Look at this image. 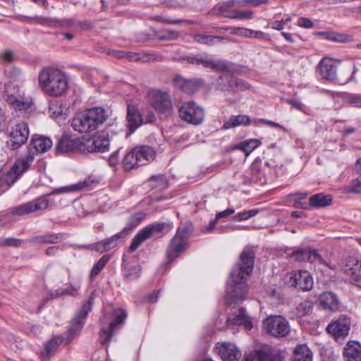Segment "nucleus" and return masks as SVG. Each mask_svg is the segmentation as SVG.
Returning <instances> with one entry per match:
<instances>
[{
    "instance_id": "1",
    "label": "nucleus",
    "mask_w": 361,
    "mask_h": 361,
    "mask_svg": "<svg viewBox=\"0 0 361 361\" xmlns=\"http://www.w3.org/2000/svg\"><path fill=\"white\" fill-rule=\"evenodd\" d=\"M247 276L248 250L245 247L240 256V262L233 267L231 273L233 288L226 295V301L228 305H231L245 300Z\"/></svg>"
},
{
    "instance_id": "2",
    "label": "nucleus",
    "mask_w": 361,
    "mask_h": 361,
    "mask_svg": "<svg viewBox=\"0 0 361 361\" xmlns=\"http://www.w3.org/2000/svg\"><path fill=\"white\" fill-rule=\"evenodd\" d=\"M38 84L47 96L59 97L66 94L68 89V80L61 70L51 66L43 68L38 74Z\"/></svg>"
},
{
    "instance_id": "3",
    "label": "nucleus",
    "mask_w": 361,
    "mask_h": 361,
    "mask_svg": "<svg viewBox=\"0 0 361 361\" xmlns=\"http://www.w3.org/2000/svg\"><path fill=\"white\" fill-rule=\"evenodd\" d=\"M318 69L322 77L331 82H336L340 85H345L350 82H357L355 74L358 71L356 65H353V70L344 68L337 74L336 62L331 58H323L319 65Z\"/></svg>"
},
{
    "instance_id": "4",
    "label": "nucleus",
    "mask_w": 361,
    "mask_h": 361,
    "mask_svg": "<svg viewBox=\"0 0 361 361\" xmlns=\"http://www.w3.org/2000/svg\"><path fill=\"white\" fill-rule=\"evenodd\" d=\"M107 118L105 110L101 107H94L85 110L76 116L71 122L75 131L86 133L96 130Z\"/></svg>"
},
{
    "instance_id": "5",
    "label": "nucleus",
    "mask_w": 361,
    "mask_h": 361,
    "mask_svg": "<svg viewBox=\"0 0 361 361\" xmlns=\"http://www.w3.org/2000/svg\"><path fill=\"white\" fill-rule=\"evenodd\" d=\"M189 227L182 226L178 227L176 235L172 238L167 246L166 255L167 264L173 262L189 247Z\"/></svg>"
},
{
    "instance_id": "6",
    "label": "nucleus",
    "mask_w": 361,
    "mask_h": 361,
    "mask_svg": "<svg viewBox=\"0 0 361 361\" xmlns=\"http://www.w3.org/2000/svg\"><path fill=\"white\" fill-rule=\"evenodd\" d=\"M33 163L32 155H23L16 159L12 167L5 174L1 175V181L4 190H6L13 185L25 171H27Z\"/></svg>"
},
{
    "instance_id": "7",
    "label": "nucleus",
    "mask_w": 361,
    "mask_h": 361,
    "mask_svg": "<svg viewBox=\"0 0 361 361\" xmlns=\"http://www.w3.org/2000/svg\"><path fill=\"white\" fill-rule=\"evenodd\" d=\"M262 325L264 332L276 338L287 336L290 331L288 321L281 315L268 316L263 320Z\"/></svg>"
},
{
    "instance_id": "8",
    "label": "nucleus",
    "mask_w": 361,
    "mask_h": 361,
    "mask_svg": "<svg viewBox=\"0 0 361 361\" xmlns=\"http://www.w3.org/2000/svg\"><path fill=\"white\" fill-rule=\"evenodd\" d=\"M6 147L11 150H16L25 145L30 135L28 124L20 121L12 126L6 131Z\"/></svg>"
},
{
    "instance_id": "9",
    "label": "nucleus",
    "mask_w": 361,
    "mask_h": 361,
    "mask_svg": "<svg viewBox=\"0 0 361 361\" xmlns=\"http://www.w3.org/2000/svg\"><path fill=\"white\" fill-rule=\"evenodd\" d=\"M95 295L96 290H93L88 297L87 302L82 305L81 309L71 320L67 331L68 336L66 341V344L69 343L75 336H78L82 329L87 314L92 309V302Z\"/></svg>"
},
{
    "instance_id": "10",
    "label": "nucleus",
    "mask_w": 361,
    "mask_h": 361,
    "mask_svg": "<svg viewBox=\"0 0 361 361\" xmlns=\"http://www.w3.org/2000/svg\"><path fill=\"white\" fill-rule=\"evenodd\" d=\"M147 100L151 106L159 114L169 115L173 112L172 99L166 91L150 90L147 94Z\"/></svg>"
},
{
    "instance_id": "11",
    "label": "nucleus",
    "mask_w": 361,
    "mask_h": 361,
    "mask_svg": "<svg viewBox=\"0 0 361 361\" xmlns=\"http://www.w3.org/2000/svg\"><path fill=\"white\" fill-rule=\"evenodd\" d=\"M228 69L223 73L217 80L218 89L223 92H239L247 89L245 82L238 78L235 75V70L233 69L228 63Z\"/></svg>"
},
{
    "instance_id": "12",
    "label": "nucleus",
    "mask_w": 361,
    "mask_h": 361,
    "mask_svg": "<svg viewBox=\"0 0 361 361\" xmlns=\"http://www.w3.org/2000/svg\"><path fill=\"white\" fill-rule=\"evenodd\" d=\"M173 61L184 62L193 66L202 65L204 68H210L213 71H221L228 69V63L222 60H213L209 57H204L200 54L181 56L180 57H173Z\"/></svg>"
},
{
    "instance_id": "13",
    "label": "nucleus",
    "mask_w": 361,
    "mask_h": 361,
    "mask_svg": "<svg viewBox=\"0 0 361 361\" xmlns=\"http://www.w3.org/2000/svg\"><path fill=\"white\" fill-rule=\"evenodd\" d=\"M181 120L195 126L201 124L204 118V109L194 102H183L178 109Z\"/></svg>"
},
{
    "instance_id": "14",
    "label": "nucleus",
    "mask_w": 361,
    "mask_h": 361,
    "mask_svg": "<svg viewBox=\"0 0 361 361\" xmlns=\"http://www.w3.org/2000/svg\"><path fill=\"white\" fill-rule=\"evenodd\" d=\"M248 4V0H228L217 6L219 14L226 18L246 19L248 11H241L239 8Z\"/></svg>"
},
{
    "instance_id": "15",
    "label": "nucleus",
    "mask_w": 361,
    "mask_h": 361,
    "mask_svg": "<svg viewBox=\"0 0 361 361\" xmlns=\"http://www.w3.org/2000/svg\"><path fill=\"white\" fill-rule=\"evenodd\" d=\"M109 135L105 131L97 133L90 139L83 142L80 152H105L109 149Z\"/></svg>"
},
{
    "instance_id": "16",
    "label": "nucleus",
    "mask_w": 361,
    "mask_h": 361,
    "mask_svg": "<svg viewBox=\"0 0 361 361\" xmlns=\"http://www.w3.org/2000/svg\"><path fill=\"white\" fill-rule=\"evenodd\" d=\"M250 361H286V357L279 349L264 344L250 353Z\"/></svg>"
},
{
    "instance_id": "17",
    "label": "nucleus",
    "mask_w": 361,
    "mask_h": 361,
    "mask_svg": "<svg viewBox=\"0 0 361 361\" xmlns=\"http://www.w3.org/2000/svg\"><path fill=\"white\" fill-rule=\"evenodd\" d=\"M113 315L114 319L109 324V327L102 328L99 335V340L102 345H104L109 343L114 335V330L121 327L127 317V312L121 308L115 309Z\"/></svg>"
},
{
    "instance_id": "18",
    "label": "nucleus",
    "mask_w": 361,
    "mask_h": 361,
    "mask_svg": "<svg viewBox=\"0 0 361 361\" xmlns=\"http://www.w3.org/2000/svg\"><path fill=\"white\" fill-rule=\"evenodd\" d=\"M341 271L348 277L350 283L361 286V262L356 257L345 258L341 265Z\"/></svg>"
},
{
    "instance_id": "19",
    "label": "nucleus",
    "mask_w": 361,
    "mask_h": 361,
    "mask_svg": "<svg viewBox=\"0 0 361 361\" xmlns=\"http://www.w3.org/2000/svg\"><path fill=\"white\" fill-rule=\"evenodd\" d=\"M289 283L291 286L302 291L310 290L314 285L310 273L305 270H295L290 273Z\"/></svg>"
},
{
    "instance_id": "20",
    "label": "nucleus",
    "mask_w": 361,
    "mask_h": 361,
    "mask_svg": "<svg viewBox=\"0 0 361 361\" xmlns=\"http://www.w3.org/2000/svg\"><path fill=\"white\" fill-rule=\"evenodd\" d=\"M49 204V200L44 197H38L32 201L24 203L12 209L13 215L23 216L39 210L46 209Z\"/></svg>"
},
{
    "instance_id": "21",
    "label": "nucleus",
    "mask_w": 361,
    "mask_h": 361,
    "mask_svg": "<svg viewBox=\"0 0 361 361\" xmlns=\"http://www.w3.org/2000/svg\"><path fill=\"white\" fill-rule=\"evenodd\" d=\"M291 256L298 262H308L311 264H324L326 263L316 249L307 247L294 250Z\"/></svg>"
},
{
    "instance_id": "22",
    "label": "nucleus",
    "mask_w": 361,
    "mask_h": 361,
    "mask_svg": "<svg viewBox=\"0 0 361 361\" xmlns=\"http://www.w3.org/2000/svg\"><path fill=\"white\" fill-rule=\"evenodd\" d=\"M350 326L349 318L345 316H341L336 321L329 324L326 330L331 334L336 341L343 339L348 334Z\"/></svg>"
},
{
    "instance_id": "23",
    "label": "nucleus",
    "mask_w": 361,
    "mask_h": 361,
    "mask_svg": "<svg viewBox=\"0 0 361 361\" xmlns=\"http://www.w3.org/2000/svg\"><path fill=\"white\" fill-rule=\"evenodd\" d=\"M52 146L51 140L45 136L34 135L32 136L28 145V151L26 155H32L33 160L35 154L44 153L49 150Z\"/></svg>"
},
{
    "instance_id": "24",
    "label": "nucleus",
    "mask_w": 361,
    "mask_h": 361,
    "mask_svg": "<svg viewBox=\"0 0 361 361\" xmlns=\"http://www.w3.org/2000/svg\"><path fill=\"white\" fill-rule=\"evenodd\" d=\"M215 348L223 361H239L242 357L241 352L231 343H217Z\"/></svg>"
},
{
    "instance_id": "25",
    "label": "nucleus",
    "mask_w": 361,
    "mask_h": 361,
    "mask_svg": "<svg viewBox=\"0 0 361 361\" xmlns=\"http://www.w3.org/2000/svg\"><path fill=\"white\" fill-rule=\"evenodd\" d=\"M82 147H83V142L80 139L73 138L68 135H63L59 140L55 149L57 154H63L75 150L80 152Z\"/></svg>"
},
{
    "instance_id": "26",
    "label": "nucleus",
    "mask_w": 361,
    "mask_h": 361,
    "mask_svg": "<svg viewBox=\"0 0 361 361\" xmlns=\"http://www.w3.org/2000/svg\"><path fill=\"white\" fill-rule=\"evenodd\" d=\"M126 237V232L121 231L110 238L94 243L92 246V250H94L101 253L107 252L116 247L120 242L125 239Z\"/></svg>"
},
{
    "instance_id": "27",
    "label": "nucleus",
    "mask_w": 361,
    "mask_h": 361,
    "mask_svg": "<svg viewBox=\"0 0 361 361\" xmlns=\"http://www.w3.org/2000/svg\"><path fill=\"white\" fill-rule=\"evenodd\" d=\"M6 100L16 110L29 109L32 104L30 98L25 97L17 90V94L9 93V90H6Z\"/></svg>"
},
{
    "instance_id": "28",
    "label": "nucleus",
    "mask_w": 361,
    "mask_h": 361,
    "mask_svg": "<svg viewBox=\"0 0 361 361\" xmlns=\"http://www.w3.org/2000/svg\"><path fill=\"white\" fill-rule=\"evenodd\" d=\"M126 120L127 127L130 133L135 132L145 123L139 109L132 104L128 105Z\"/></svg>"
},
{
    "instance_id": "29",
    "label": "nucleus",
    "mask_w": 361,
    "mask_h": 361,
    "mask_svg": "<svg viewBox=\"0 0 361 361\" xmlns=\"http://www.w3.org/2000/svg\"><path fill=\"white\" fill-rule=\"evenodd\" d=\"M32 24H39L48 27H69L74 25L73 19H61L47 18L44 16H34L32 18Z\"/></svg>"
},
{
    "instance_id": "30",
    "label": "nucleus",
    "mask_w": 361,
    "mask_h": 361,
    "mask_svg": "<svg viewBox=\"0 0 361 361\" xmlns=\"http://www.w3.org/2000/svg\"><path fill=\"white\" fill-rule=\"evenodd\" d=\"M344 361H361V345L357 341H348L343 349Z\"/></svg>"
},
{
    "instance_id": "31",
    "label": "nucleus",
    "mask_w": 361,
    "mask_h": 361,
    "mask_svg": "<svg viewBox=\"0 0 361 361\" xmlns=\"http://www.w3.org/2000/svg\"><path fill=\"white\" fill-rule=\"evenodd\" d=\"M173 84L176 88L187 94H192L198 89V85L195 81L185 79L180 75H177L173 79Z\"/></svg>"
},
{
    "instance_id": "32",
    "label": "nucleus",
    "mask_w": 361,
    "mask_h": 361,
    "mask_svg": "<svg viewBox=\"0 0 361 361\" xmlns=\"http://www.w3.org/2000/svg\"><path fill=\"white\" fill-rule=\"evenodd\" d=\"M227 326L243 325L248 328V316L245 307H240L236 312L231 314L226 320Z\"/></svg>"
},
{
    "instance_id": "33",
    "label": "nucleus",
    "mask_w": 361,
    "mask_h": 361,
    "mask_svg": "<svg viewBox=\"0 0 361 361\" xmlns=\"http://www.w3.org/2000/svg\"><path fill=\"white\" fill-rule=\"evenodd\" d=\"M134 150L140 166L145 165L149 161H152L156 155L154 149L149 146H138L134 147Z\"/></svg>"
},
{
    "instance_id": "34",
    "label": "nucleus",
    "mask_w": 361,
    "mask_h": 361,
    "mask_svg": "<svg viewBox=\"0 0 361 361\" xmlns=\"http://www.w3.org/2000/svg\"><path fill=\"white\" fill-rule=\"evenodd\" d=\"M332 201L333 197L331 195L317 193L310 197L309 206L312 208H324L330 205Z\"/></svg>"
},
{
    "instance_id": "35",
    "label": "nucleus",
    "mask_w": 361,
    "mask_h": 361,
    "mask_svg": "<svg viewBox=\"0 0 361 361\" xmlns=\"http://www.w3.org/2000/svg\"><path fill=\"white\" fill-rule=\"evenodd\" d=\"M319 301L321 306L324 309L335 311L338 308V300L334 293L324 292L319 295Z\"/></svg>"
},
{
    "instance_id": "36",
    "label": "nucleus",
    "mask_w": 361,
    "mask_h": 361,
    "mask_svg": "<svg viewBox=\"0 0 361 361\" xmlns=\"http://www.w3.org/2000/svg\"><path fill=\"white\" fill-rule=\"evenodd\" d=\"M128 61H143V62H154V61H162L164 60V57L161 55L149 54H144L141 56L138 53L130 52V51H125V58Z\"/></svg>"
},
{
    "instance_id": "37",
    "label": "nucleus",
    "mask_w": 361,
    "mask_h": 361,
    "mask_svg": "<svg viewBox=\"0 0 361 361\" xmlns=\"http://www.w3.org/2000/svg\"><path fill=\"white\" fill-rule=\"evenodd\" d=\"M151 187V195L157 191H162L169 187L167 178L164 175H157L152 176L149 180Z\"/></svg>"
},
{
    "instance_id": "38",
    "label": "nucleus",
    "mask_w": 361,
    "mask_h": 361,
    "mask_svg": "<svg viewBox=\"0 0 361 361\" xmlns=\"http://www.w3.org/2000/svg\"><path fill=\"white\" fill-rule=\"evenodd\" d=\"M317 35L324 37V38L328 40L339 43H346L353 41V36L346 33H341L336 32H318Z\"/></svg>"
},
{
    "instance_id": "39",
    "label": "nucleus",
    "mask_w": 361,
    "mask_h": 361,
    "mask_svg": "<svg viewBox=\"0 0 361 361\" xmlns=\"http://www.w3.org/2000/svg\"><path fill=\"white\" fill-rule=\"evenodd\" d=\"M312 360V353L306 344H300L295 348L293 361Z\"/></svg>"
},
{
    "instance_id": "40",
    "label": "nucleus",
    "mask_w": 361,
    "mask_h": 361,
    "mask_svg": "<svg viewBox=\"0 0 361 361\" xmlns=\"http://www.w3.org/2000/svg\"><path fill=\"white\" fill-rule=\"evenodd\" d=\"M98 181L93 178L92 176H88L82 181H79L75 184L69 186L63 187L59 189L60 192H68L73 191H79L85 188L91 187L93 184L97 183Z\"/></svg>"
},
{
    "instance_id": "41",
    "label": "nucleus",
    "mask_w": 361,
    "mask_h": 361,
    "mask_svg": "<svg viewBox=\"0 0 361 361\" xmlns=\"http://www.w3.org/2000/svg\"><path fill=\"white\" fill-rule=\"evenodd\" d=\"M194 40L200 44H204L209 46L217 42L228 41V39L221 36H213L205 34H196L193 37Z\"/></svg>"
},
{
    "instance_id": "42",
    "label": "nucleus",
    "mask_w": 361,
    "mask_h": 361,
    "mask_svg": "<svg viewBox=\"0 0 361 361\" xmlns=\"http://www.w3.org/2000/svg\"><path fill=\"white\" fill-rule=\"evenodd\" d=\"M248 124V116L238 115L232 116L224 123L223 128L229 129L235 128L241 125L246 126Z\"/></svg>"
},
{
    "instance_id": "43",
    "label": "nucleus",
    "mask_w": 361,
    "mask_h": 361,
    "mask_svg": "<svg viewBox=\"0 0 361 361\" xmlns=\"http://www.w3.org/2000/svg\"><path fill=\"white\" fill-rule=\"evenodd\" d=\"M313 308L312 302L310 300H305L298 303L293 313L296 317L301 318L312 313Z\"/></svg>"
},
{
    "instance_id": "44",
    "label": "nucleus",
    "mask_w": 361,
    "mask_h": 361,
    "mask_svg": "<svg viewBox=\"0 0 361 361\" xmlns=\"http://www.w3.org/2000/svg\"><path fill=\"white\" fill-rule=\"evenodd\" d=\"M123 165L125 170L126 171H130L135 167H138L140 166L137 154L135 152L134 148H133L129 152H128L125 155L123 159Z\"/></svg>"
},
{
    "instance_id": "45",
    "label": "nucleus",
    "mask_w": 361,
    "mask_h": 361,
    "mask_svg": "<svg viewBox=\"0 0 361 361\" xmlns=\"http://www.w3.org/2000/svg\"><path fill=\"white\" fill-rule=\"evenodd\" d=\"M149 238L145 228H142L133 238L132 243L129 247V250L130 252L135 251L145 240Z\"/></svg>"
},
{
    "instance_id": "46",
    "label": "nucleus",
    "mask_w": 361,
    "mask_h": 361,
    "mask_svg": "<svg viewBox=\"0 0 361 361\" xmlns=\"http://www.w3.org/2000/svg\"><path fill=\"white\" fill-rule=\"evenodd\" d=\"M141 269L140 266H126L124 268V276L128 281H134L140 276Z\"/></svg>"
},
{
    "instance_id": "47",
    "label": "nucleus",
    "mask_w": 361,
    "mask_h": 361,
    "mask_svg": "<svg viewBox=\"0 0 361 361\" xmlns=\"http://www.w3.org/2000/svg\"><path fill=\"white\" fill-rule=\"evenodd\" d=\"M62 342L63 338L61 336L54 337L47 342L44 345V353L46 355L49 356Z\"/></svg>"
},
{
    "instance_id": "48",
    "label": "nucleus",
    "mask_w": 361,
    "mask_h": 361,
    "mask_svg": "<svg viewBox=\"0 0 361 361\" xmlns=\"http://www.w3.org/2000/svg\"><path fill=\"white\" fill-rule=\"evenodd\" d=\"M110 256L108 255H103L99 261L95 264V265L92 267L90 272V277H94L97 276L102 269L105 267L106 263L109 261Z\"/></svg>"
},
{
    "instance_id": "49",
    "label": "nucleus",
    "mask_w": 361,
    "mask_h": 361,
    "mask_svg": "<svg viewBox=\"0 0 361 361\" xmlns=\"http://www.w3.org/2000/svg\"><path fill=\"white\" fill-rule=\"evenodd\" d=\"M252 177L250 178V182L261 181L262 173L260 168V162L255 161L252 164L250 167Z\"/></svg>"
},
{
    "instance_id": "50",
    "label": "nucleus",
    "mask_w": 361,
    "mask_h": 361,
    "mask_svg": "<svg viewBox=\"0 0 361 361\" xmlns=\"http://www.w3.org/2000/svg\"><path fill=\"white\" fill-rule=\"evenodd\" d=\"M59 234H46L36 236L34 241L39 243H57L59 239Z\"/></svg>"
},
{
    "instance_id": "51",
    "label": "nucleus",
    "mask_w": 361,
    "mask_h": 361,
    "mask_svg": "<svg viewBox=\"0 0 361 361\" xmlns=\"http://www.w3.org/2000/svg\"><path fill=\"white\" fill-rule=\"evenodd\" d=\"M179 37V32L173 30H166L161 33L157 35L159 40H175Z\"/></svg>"
},
{
    "instance_id": "52",
    "label": "nucleus",
    "mask_w": 361,
    "mask_h": 361,
    "mask_svg": "<svg viewBox=\"0 0 361 361\" xmlns=\"http://www.w3.org/2000/svg\"><path fill=\"white\" fill-rule=\"evenodd\" d=\"M80 288V284L73 285L71 284L70 287L62 288L58 290V294L60 295H69L75 296L78 295V291Z\"/></svg>"
},
{
    "instance_id": "53",
    "label": "nucleus",
    "mask_w": 361,
    "mask_h": 361,
    "mask_svg": "<svg viewBox=\"0 0 361 361\" xmlns=\"http://www.w3.org/2000/svg\"><path fill=\"white\" fill-rule=\"evenodd\" d=\"M166 223H154L145 227L149 237L155 232H161L166 228Z\"/></svg>"
},
{
    "instance_id": "54",
    "label": "nucleus",
    "mask_w": 361,
    "mask_h": 361,
    "mask_svg": "<svg viewBox=\"0 0 361 361\" xmlns=\"http://www.w3.org/2000/svg\"><path fill=\"white\" fill-rule=\"evenodd\" d=\"M346 102L350 106L361 108V94H352L346 98Z\"/></svg>"
},
{
    "instance_id": "55",
    "label": "nucleus",
    "mask_w": 361,
    "mask_h": 361,
    "mask_svg": "<svg viewBox=\"0 0 361 361\" xmlns=\"http://www.w3.org/2000/svg\"><path fill=\"white\" fill-rule=\"evenodd\" d=\"M156 19L158 21H162V22H164V23H166L175 24V25L176 24H179L180 23H184L185 24H187V25H195V24L197 23V21L192 20H181V19H171V18L164 19V18H162L160 16H157L156 18Z\"/></svg>"
},
{
    "instance_id": "56",
    "label": "nucleus",
    "mask_w": 361,
    "mask_h": 361,
    "mask_svg": "<svg viewBox=\"0 0 361 361\" xmlns=\"http://www.w3.org/2000/svg\"><path fill=\"white\" fill-rule=\"evenodd\" d=\"M348 191L353 193L361 192V176L352 180Z\"/></svg>"
},
{
    "instance_id": "57",
    "label": "nucleus",
    "mask_w": 361,
    "mask_h": 361,
    "mask_svg": "<svg viewBox=\"0 0 361 361\" xmlns=\"http://www.w3.org/2000/svg\"><path fill=\"white\" fill-rule=\"evenodd\" d=\"M49 110L53 116L58 117L62 114L61 106L59 102L50 103Z\"/></svg>"
},
{
    "instance_id": "58",
    "label": "nucleus",
    "mask_w": 361,
    "mask_h": 361,
    "mask_svg": "<svg viewBox=\"0 0 361 361\" xmlns=\"http://www.w3.org/2000/svg\"><path fill=\"white\" fill-rule=\"evenodd\" d=\"M13 60V53L11 51L6 50L0 54V61L1 63H10Z\"/></svg>"
},
{
    "instance_id": "59",
    "label": "nucleus",
    "mask_w": 361,
    "mask_h": 361,
    "mask_svg": "<svg viewBox=\"0 0 361 361\" xmlns=\"http://www.w3.org/2000/svg\"><path fill=\"white\" fill-rule=\"evenodd\" d=\"M224 30H228L231 34L241 35V36H247V30L243 27H230L222 28Z\"/></svg>"
},
{
    "instance_id": "60",
    "label": "nucleus",
    "mask_w": 361,
    "mask_h": 361,
    "mask_svg": "<svg viewBox=\"0 0 361 361\" xmlns=\"http://www.w3.org/2000/svg\"><path fill=\"white\" fill-rule=\"evenodd\" d=\"M5 246L8 247H19L22 240L14 238H4Z\"/></svg>"
},
{
    "instance_id": "61",
    "label": "nucleus",
    "mask_w": 361,
    "mask_h": 361,
    "mask_svg": "<svg viewBox=\"0 0 361 361\" xmlns=\"http://www.w3.org/2000/svg\"><path fill=\"white\" fill-rule=\"evenodd\" d=\"M260 121L270 127L276 128L283 130L285 133H288V129L278 123L266 119H261Z\"/></svg>"
},
{
    "instance_id": "62",
    "label": "nucleus",
    "mask_w": 361,
    "mask_h": 361,
    "mask_svg": "<svg viewBox=\"0 0 361 361\" xmlns=\"http://www.w3.org/2000/svg\"><path fill=\"white\" fill-rule=\"evenodd\" d=\"M298 25L300 27L310 28L313 27V23L310 18L301 17L298 18Z\"/></svg>"
},
{
    "instance_id": "63",
    "label": "nucleus",
    "mask_w": 361,
    "mask_h": 361,
    "mask_svg": "<svg viewBox=\"0 0 361 361\" xmlns=\"http://www.w3.org/2000/svg\"><path fill=\"white\" fill-rule=\"evenodd\" d=\"M286 102L291 105L293 108L301 111H303V104L300 102L294 99H286Z\"/></svg>"
},
{
    "instance_id": "64",
    "label": "nucleus",
    "mask_w": 361,
    "mask_h": 361,
    "mask_svg": "<svg viewBox=\"0 0 361 361\" xmlns=\"http://www.w3.org/2000/svg\"><path fill=\"white\" fill-rule=\"evenodd\" d=\"M145 218V215L142 213H137L134 214L130 219V224L133 226H137Z\"/></svg>"
}]
</instances>
